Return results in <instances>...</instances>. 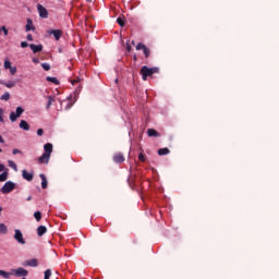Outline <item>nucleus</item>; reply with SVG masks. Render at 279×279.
<instances>
[{"instance_id": "1", "label": "nucleus", "mask_w": 279, "mask_h": 279, "mask_svg": "<svg viewBox=\"0 0 279 279\" xmlns=\"http://www.w3.org/2000/svg\"><path fill=\"white\" fill-rule=\"evenodd\" d=\"M44 154L38 158L39 165H49L51 154H53V144L47 143L44 145Z\"/></svg>"}, {"instance_id": "2", "label": "nucleus", "mask_w": 279, "mask_h": 279, "mask_svg": "<svg viewBox=\"0 0 279 279\" xmlns=\"http://www.w3.org/2000/svg\"><path fill=\"white\" fill-rule=\"evenodd\" d=\"M160 73V68H148L147 65H143L140 70V75H142V80L147 82V77H151V75Z\"/></svg>"}, {"instance_id": "3", "label": "nucleus", "mask_w": 279, "mask_h": 279, "mask_svg": "<svg viewBox=\"0 0 279 279\" xmlns=\"http://www.w3.org/2000/svg\"><path fill=\"white\" fill-rule=\"evenodd\" d=\"M14 189H16V183H14L12 181H7L4 183V185L0 189V192L3 195H8V193H12V191H14Z\"/></svg>"}, {"instance_id": "4", "label": "nucleus", "mask_w": 279, "mask_h": 279, "mask_svg": "<svg viewBox=\"0 0 279 279\" xmlns=\"http://www.w3.org/2000/svg\"><path fill=\"white\" fill-rule=\"evenodd\" d=\"M143 51L145 58H149V56H151V50L149 48H147V46H145V44L143 43H138L136 45V51Z\"/></svg>"}, {"instance_id": "5", "label": "nucleus", "mask_w": 279, "mask_h": 279, "mask_svg": "<svg viewBox=\"0 0 279 279\" xmlns=\"http://www.w3.org/2000/svg\"><path fill=\"white\" fill-rule=\"evenodd\" d=\"M24 112H25V109H23V107H17L16 113L14 111L10 113V121L14 123V121H16V119H19L21 114H23Z\"/></svg>"}, {"instance_id": "6", "label": "nucleus", "mask_w": 279, "mask_h": 279, "mask_svg": "<svg viewBox=\"0 0 279 279\" xmlns=\"http://www.w3.org/2000/svg\"><path fill=\"white\" fill-rule=\"evenodd\" d=\"M13 274L14 276H16V278H25L29 272L27 271V269L20 267V268L13 269Z\"/></svg>"}, {"instance_id": "7", "label": "nucleus", "mask_w": 279, "mask_h": 279, "mask_svg": "<svg viewBox=\"0 0 279 279\" xmlns=\"http://www.w3.org/2000/svg\"><path fill=\"white\" fill-rule=\"evenodd\" d=\"M37 11L39 12L40 19L49 17V11H47V9L43 4H37Z\"/></svg>"}, {"instance_id": "8", "label": "nucleus", "mask_w": 279, "mask_h": 279, "mask_svg": "<svg viewBox=\"0 0 279 279\" xmlns=\"http://www.w3.org/2000/svg\"><path fill=\"white\" fill-rule=\"evenodd\" d=\"M47 34H49V36H54V40H60V38H62V29H51L48 31Z\"/></svg>"}, {"instance_id": "9", "label": "nucleus", "mask_w": 279, "mask_h": 279, "mask_svg": "<svg viewBox=\"0 0 279 279\" xmlns=\"http://www.w3.org/2000/svg\"><path fill=\"white\" fill-rule=\"evenodd\" d=\"M14 239H15V241H17V243H20L21 245H25V239H23V233L21 232V230L15 229Z\"/></svg>"}, {"instance_id": "10", "label": "nucleus", "mask_w": 279, "mask_h": 279, "mask_svg": "<svg viewBox=\"0 0 279 279\" xmlns=\"http://www.w3.org/2000/svg\"><path fill=\"white\" fill-rule=\"evenodd\" d=\"M113 162L117 165H121V162H125V156L122 155V153H116L113 155Z\"/></svg>"}, {"instance_id": "11", "label": "nucleus", "mask_w": 279, "mask_h": 279, "mask_svg": "<svg viewBox=\"0 0 279 279\" xmlns=\"http://www.w3.org/2000/svg\"><path fill=\"white\" fill-rule=\"evenodd\" d=\"M22 178L27 182H32V180H34V172H27V170H23Z\"/></svg>"}, {"instance_id": "12", "label": "nucleus", "mask_w": 279, "mask_h": 279, "mask_svg": "<svg viewBox=\"0 0 279 279\" xmlns=\"http://www.w3.org/2000/svg\"><path fill=\"white\" fill-rule=\"evenodd\" d=\"M26 32H35L36 27H34V21L32 19L26 20Z\"/></svg>"}, {"instance_id": "13", "label": "nucleus", "mask_w": 279, "mask_h": 279, "mask_svg": "<svg viewBox=\"0 0 279 279\" xmlns=\"http://www.w3.org/2000/svg\"><path fill=\"white\" fill-rule=\"evenodd\" d=\"M29 47L33 53H40L43 51V45L31 44Z\"/></svg>"}, {"instance_id": "14", "label": "nucleus", "mask_w": 279, "mask_h": 279, "mask_svg": "<svg viewBox=\"0 0 279 279\" xmlns=\"http://www.w3.org/2000/svg\"><path fill=\"white\" fill-rule=\"evenodd\" d=\"M38 265V259L33 258L24 262L25 267H36Z\"/></svg>"}, {"instance_id": "15", "label": "nucleus", "mask_w": 279, "mask_h": 279, "mask_svg": "<svg viewBox=\"0 0 279 279\" xmlns=\"http://www.w3.org/2000/svg\"><path fill=\"white\" fill-rule=\"evenodd\" d=\"M45 234H47V227H45V226H39V227L37 228V235H38V236H43V235H45Z\"/></svg>"}, {"instance_id": "16", "label": "nucleus", "mask_w": 279, "mask_h": 279, "mask_svg": "<svg viewBox=\"0 0 279 279\" xmlns=\"http://www.w3.org/2000/svg\"><path fill=\"white\" fill-rule=\"evenodd\" d=\"M20 128L21 130H25V132H29V123L25 120H21Z\"/></svg>"}, {"instance_id": "17", "label": "nucleus", "mask_w": 279, "mask_h": 279, "mask_svg": "<svg viewBox=\"0 0 279 279\" xmlns=\"http://www.w3.org/2000/svg\"><path fill=\"white\" fill-rule=\"evenodd\" d=\"M39 178L41 180V189L44 190L47 189L48 186L47 177L44 173H41L39 174Z\"/></svg>"}, {"instance_id": "18", "label": "nucleus", "mask_w": 279, "mask_h": 279, "mask_svg": "<svg viewBox=\"0 0 279 279\" xmlns=\"http://www.w3.org/2000/svg\"><path fill=\"white\" fill-rule=\"evenodd\" d=\"M147 134L148 136H154L155 138H158V136H160V133H158V131L154 130V129H148L147 130Z\"/></svg>"}, {"instance_id": "19", "label": "nucleus", "mask_w": 279, "mask_h": 279, "mask_svg": "<svg viewBox=\"0 0 279 279\" xmlns=\"http://www.w3.org/2000/svg\"><path fill=\"white\" fill-rule=\"evenodd\" d=\"M47 99H48V102L46 105V109L49 110V108H51V106L53 105V101H56V97L48 96Z\"/></svg>"}, {"instance_id": "20", "label": "nucleus", "mask_w": 279, "mask_h": 279, "mask_svg": "<svg viewBox=\"0 0 279 279\" xmlns=\"http://www.w3.org/2000/svg\"><path fill=\"white\" fill-rule=\"evenodd\" d=\"M46 81L51 82L52 84H56V86H58L60 84V81H58V78L53 77V76H47Z\"/></svg>"}, {"instance_id": "21", "label": "nucleus", "mask_w": 279, "mask_h": 279, "mask_svg": "<svg viewBox=\"0 0 279 279\" xmlns=\"http://www.w3.org/2000/svg\"><path fill=\"white\" fill-rule=\"evenodd\" d=\"M168 154H170L169 148H160L158 150V156H167Z\"/></svg>"}, {"instance_id": "22", "label": "nucleus", "mask_w": 279, "mask_h": 279, "mask_svg": "<svg viewBox=\"0 0 279 279\" xmlns=\"http://www.w3.org/2000/svg\"><path fill=\"white\" fill-rule=\"evenodd\" d=\"M5 88H14L16 86V83L14 81H9L8 83H2Z\"/></svg>"}, {"instance_id": "23", "label": "nucleus", "mask_w": 279, "mask_h": 279, "mask_svg": "<svg viewBox=\"0 0 279 279\" xmlns=\"http://www.w3.org/2000/svg\"><path fill=\"white\" fill-rule=\"evenodd\" d=\"M0 234H8V227L4 223H0Z\"/></svg>"}, {"instance_id": "24", "label": "nucleus", "mask_w": 279, "mask_h": 279, "mask_svg": "<svg viewBox=\"0 0 279 279\" xmlns=\"http://www.w3.org/2000/svg\"><path fill=\"white\" fill-rule=\"evenodd\" d=\"M0 276L4 279H10V276H12V274L5 270H0Z\"/></svg>"}, {"instance_id": "25", "label": "nucleus", "mask_w": 279, "mask_h": 279, "mask_svg": "<svg viewBox=\"0 0 279 279\" xmlns=\"http://www.w3.org/2000/svg\"><path fill=\"white\" fill-rule=\"evenodd\" d=\"M117 23L120 27H125V17H118Z\"/></svg>"}, {"instance_id": "26", "label": "nucleus", "mask_w": 279, "mask_h": 279, "mask_svg": "<svg viewBox=\"0 0 279 279\" xmlns=\"http://www.w3.org/2000/svg\"><path fill=\"white\" fill-rule=\"evenodd\" d=\"M1 101H9L10 100V93L5 92L1 97Z\"/></svg>"}, {"instance_id": "27", "label": "nucleus", "mask_w": 279, "mask_h": 279, "mask_svg": "<svg viewBox=\"0 0 279 279\" xmlns=\"http://www.w3.org/2000/svg\"><path fill=\"white\" fill-rule=\"evenodd\" d=\"M34 217H35L36 221H40V219H43V213L35 211L34 213Z\"/></svg>"}, {"instance_id": "28", "label": "nucleus", "mask_w": 279, "mask_h": 279, "mask_svg": "<svg viewBox=\"0 0 279 279\" xmlns=\"http://www.w3.org/2000/svg\"><path fill=\"white\" fill-rule=\"evenodd\" d=\"M8 180V172L4 171L0 174V182H5Z\"/></svg>"}, {"instance_id": "29", "label": "nucleus", "mask_w": 279, "mask_h": 279, "mask_svg": "<svg viewBox=\"0 0 279 279\" xmlns=\"http://www.w3.org/2000/svg\"><path fill=\"white\" fill-rule=\"evenodd\" d=\"M44 71H51V65L49 63H41Z\"/></svg>"}, {"instance_id": "30", "label": "nucleus", "mask_w": 279, "mask_h": 279, "mask_svg": "<svg viewBox=\"0 0 279 279\" xmlns=\"http://www.w3.org/2000/svg\"><path fill=\"white\" fill-rule=\"evenodd\" d=\"M9 167H11V169H13L14 171H17V167H16V163L12 160H9Z\"/></svg>"}, {"instance_id": "31", "label": "nucleus", "mask_w": 279, "mask_h": 279, "mask_svg": "<svg viewBox=\"0 0 279 279\" xmlns=\"http://www.w3.org/2000/svg\"><path fill=\"white\" fill-rule=\"evenodd\" d=\"M51 278V269H47L45 271V276H44V279H50Z\"/></svg>"}, {"instance_id": "32", "label": "nucleus", "mask_w": 279, "mask_h": 279, "mask_svg": "<svg viewBox=\"0 0 279 279\" xmlns=\"http://www.w3.org/2000/svg\"><path fill=\"white\" fill-rule=\"evenodd\" d=\"M12 68V62H10V60H5L4 61V69H11Z\"/></svg>"}, {"instance_id": "33", "label": "nucleus", "mask_w": 279, "mask_h": 279, "mask_svg": "<svg viewBox=\"0 0 279 279\" xmlns=\"http://www.w3.org/2000/svg\"><path fill=\"white\" fill-rule=\"evenodd\" d=\"M11 75H16V66L9 68Z\"/></svg>"}, {"instance_id": "34", "label": "nucleus", "mask_w": 279, "mask_h": 279, "mask_svg": "<svg viewBox=\"0 0 279 279\" xmlns=\"http://www.w3.org/2000/svg\"><path fill=\"white\" fill-rule=\"evenodd\" d=\"M138 160H140L141 162H145V156H144L143 153L138 155Z\"/></svg>"}, {"instance_id": "35", "label": "nucleus", "mask_w": 279, "mask_h": 279, "mask_svg": "<svg viewBox=\"0 0 279 279\" xmlns=\"http://www.w3.org/2000/svg\"><path fill=\"white\" fill-rule=\"evenodd\" d=\"M132 51V46H130V41L126 43V52L130 53Z\"/></svg>"}, {"instance_id": "36", "label": "nucleus", "mask_w": 279, "mask_h": 279, "mask_svg": "<svg viewBox=\"0 0 279 279\" xmlns=\"http://www.w3.org/2000/svg\"><path fill=\"white\" fill-rule=\"evenodd\" d=\"M45 134V131L43 129L37 130V136H43Z\"/></svg>"}, {"instance_id": "37", "label": "nucleus", "mask_w": 279, "mask_h": 279, "mask_svg": "<svg viewBox=\"0 0 279 279\" xmlns=\"http://www.w3.org/2000/svg\"><path fill=\"white\" fill-rule=\"evenodd\" d=\"M21 47L25 49V47H29V44H27V41H22Z\"/></svg>"}, {"instance_id": "38", "label": "nucleus", "mask_w": 279, "mask_h": 279, "mask_svg": "<svg viewBox=\"0 0 279 279\" xmlns=\"http://www.w3.org/2000/svg\"><path fill=\"white\" fill-rule=\"evenodd\" d=\"M13 156H16V154H21V150L19 148H14L12 150Z\"/></svg>"}, {"instance_id": "39", "label": "nucleus", "mask_w": 279, "mask_h": 279, "mask_svg": "<svg viewBox=\"0 0 279 279\" xmlns=\"http://www.w3.org/2000/svg\"><path fill=\"white\" fill-rule=\"evenodd\" d=\"M0 123H3V109H0Z\"/></svg>"}, {"instance_id": "40", "label": "nucleus", "mask_w": 279, "mask_h": 279, "mask_svg": "<svg viewBox=\"0 0 279 279\" xmlns=\"http://www.w3.org/2000/svg\"><path fill=\"white\" fill-rule=\"evenodd\" d=\"M2 32H3L4 36H8V28H5V26H2Z\"/></svg>"}, {"instance_id": "41", "label": "nucleus", "mask_w": 279, "mask_h": 279, "mask_svg": "<svg viewBox=\"0 0 279 279\" xmlns=\"http://www.w3.org/2000/svg\"><path fill=\"white\" fill-rule=\"evenodd\" d=\"M26 39L29 40V41H32V40H34V37L32 36V34H28V35L26 36Z\"/></svg>"}, {"instance_id": "42", "label": "nucleus", "mask_w": 279, "mask_h": 279, "mask_svg": "<svg viewBox=\"0 0 279 279\" xmlns=\"http://www.w3.org/2000/svg\"><path fill=\"white\" fill-rule=\"evenodd\" d=\"M4 170H5V165L0 163V173H1V171H4Z\"/></svg>"}, {"instance_id": "43", "label": "nucleus", "mask_w": 279, "mask_h": 279, "mask_svg": "<svg viewBox=\"0 0 279 279\" xmlns=\"http://www.w3.org/2000/svg\"><path fill=\"white\" fill-rule=\"evenodd\" d=\"M78 82H80V78L72 80L73 86H75V84H77Z\"/></svg>"}, {"instance_id": "44", "label": "nucleus", "mask_w": 279, "mask_h": 279, "mask_svg": "<svg viewBox=\"0 0 279 279\" xmlns=\"http://www.w3.org/2000/svg\"><path fill=\"white\" fill-rule=\"evenodd\" d=\"M34 64H38L40 61L37 58L33 59Z\"/></svg>"}, {"instance_id": "45", "label": "nucleus", "mask_w": 279, "mask_h": 279, "mask_svg": "<svg viewBox=\"0 0 279 279\" xmlns=\"http://www.w3.org/2000/svg\"><path fill=\"white\" fill-rule=\"evenodd\" d=\"M73 105L69 104L66 107H65V110H71Z\"/></svg>"}, {"instance_id": "46", "label": "nucleus", "mask_w": 279, "mask_h": 279, "mask_svg": "<svg viewBox=\"0 0 279 279\" xmlns=\"http://www.w3.org/2000/svg\"><path fill=\"white\" fill-rule=\"evenodd\" d=\"M0 143H5V140H3V136L0 135Z\"/></svg>"}, {"instance_id": "47", "label": "nucleus", "mask_w": 279, "mask_h": 279, "mask_svg": "<svg viewBox=\"0 0 279 279\" xmlns=\"http://www.w3.org/2000/svg\"><path fill=\"white\" fill-rule=\"evenodd\" d=\"M133 60L136 62V60H138V57L136 54H134Z\"/></svg>"}, {"instance_id": "48", "label": "nucleus", "mask_w": 279, "mask_h": 279, "mask_svg": "<svg viewBox=\"0 0 279 279\" xmlns=\"http://www.w3.org/2000/svg\"><path fill=\"white\" fill-rule=\"evenodd\" d=\"M26 199L27 202H32V196H28Z\"/></svg>"}, {"instance_id": "49", "label": "nucleus", "mask_w": 279, "mask_h": 279, "mask_svg": "<svg viewBox=\"0 0 279 279\" xmlns=\"http://www.w3.org/2000/svg\"><path fill=\"white\" fill-rule=\"evenodd\" d=\"M3 210V208L2 207H0V215H1V211Z\"/></svg>"}, {"instance_id": "50", "label": "nucleus", "mask_w": 279, "mask_h": 279, "mask_svg": "<svg viewBox=\"0 0 279 279\" xmlns=\"http://www.w3.org/2000/svg\"><path fill=\"white\" fill-rule=\"evenodd\" d=\"M86 1H88V3H90L93 0H86Z\"/></svg>"}, {"instance_id": "51", "label": "nucleus", "mask_w": 279, "mask_h": 279, "mask_svg": "<svg viewBox=\"0 0 279 279\" xmlns=\"http://www.w3.org/2000/svg\"><path fill=\"white\" fill-rule=\"evenodd\" d=\"M132 45H135L134 40L132 41Z\"/></svg>"}, {"instance_id": "52", "label": "nucleus", "mask_w": 279, "mask_h": 279, "mask_svg": "<svg viewBox=\"0 0 279 279\" xmlns=\"http://www.w3.org/2000/svg\"><path fill=\"white\" fill-rule=\"evenodd\" d=\"M1 151H3V149L0 148V154H1Z\"/></svg>"}]
</instances>
